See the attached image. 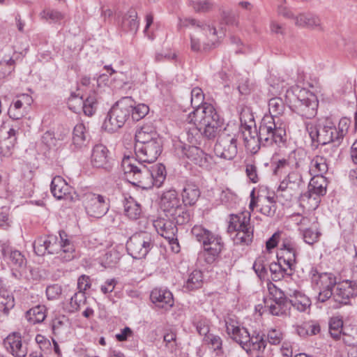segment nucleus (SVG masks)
Here are the masks:
<instances>
[{
	"instance_id": "obj_1",
	"label": "nucleus",
	"mask_w": 357,
	"mask_h": 357,
	"mask_svg": "<svg viewBox=\"0 0 357 357\" xmlns=\"http://www.w3.org/2000/svg\"><path fill=\"white\" fill-rule=\"evenodd\" d=\"M351 123V119L347 117L341 118L337 125L329 118H321L308 123L306 129L312 142L318 144H343Z\"/></svg>"
},
{
	"instance_id": "obj_2",
	"label": "nucleus",
	"mask_w": 357,
	"mask_h": 357,
	"mask_svg": "<svg viewBox=\"0 0 357 357\" xmlns=\"http://www.w3.org/2000/svg\"><path fill=\"white\" fill-rule=\"evenodd\" d=\"M33 247L38 256L55 255V258L61 262L70 261L75 257V245L63 231L59 232V239L54 235L37 238Z\"/></svg>"
},
{
	"instance_id": "obj_3",
	"label": "nucleus",
	"mask_w": 357,
	"mask_h": 357,
	"mask_svg": "<svg viewBox=\"0 0 357 357\" xmlns=\"http://www.w3.org/2000/svg\"><path fill=\"white\" fill-rule=\"evenodd\" d=\"M195 128L194 132L200 133L207 139H213L218 134L222 121L214 106L205 102L190 112L185 119Z\"/></svg>"
},
{
	"instance_id": "obj_4",
	"label": "nucleus",
	"mask_w": 357,
	"mask_h": 357,
	"mask_svg": "<svg viewBox=\"0 0 357 357\" xmlns=\"http://www.w3.org/2000/svg\"><path fill=\"white\" fill-rule=\"evenodd\" d=\"M191 234L202 245L203 250L199 253V257L207 264H213L224 247L222 237L197 225L192 228Z\"/></svg>"
},
{
	"instance_id": "obj_5",
	"label": "nucleus",
	"mask_w": 357,
	"mask_h": 357,
	"mask_svg": "<svg viewBox=\"0 0 357 357\" xmlns=\"http://www.w3.org/2000/svg\"><path fill=\"white\" fill-rule=\"evenodd\" d=\"M226 331L232 340L238 343L248 354L261 351L266 347L264 335L259 333L250 335L245 327H240L232 320L225 321Z\"/></svg>"
},
{
	"instance_id": "obj_6",
	"label": "nucleus",
	"mask_w": 357,
	"mask_h": 357,
	"mask_svg": "<svg viewBox=\"0 0 357 357\" xmlns=\"http://www.w3.org/2000/svg\"><path fill=\"white\" fill-rule=\"evenodd\" d=\"M121 166L125 179L130 183L144 190L153 188L149 167L144 162H138L133 156H124Z\"/></svg>"
},
{
	"instance_id": "obj_7",
	"label": "nucleus",
	"mask_w": 357,
	"mask_h": 357,
	"mask_svg": "<svg viewBox=\"0 0 357 357\" xmlns=\"http://www.w3.org/2000/svg\"><path fill=\"white\" fill-rule=\"evenodd\" d=\"M160 204L166 218H172L178 225L190 220V213L183 206L174 189L165 190L160 197Z\"/></svg>"
},
{
	"instance_id": "obj_8",
	"label": "nucleus",
	"mask_w": 357,
	"mask_h": 357,
	"mask_svg": "<svg viewBox=\"0 0 357 357\" xmlns=\"http://www.w3.org/2000/svg\"><path fill=\"white\" fill-rule=\"evenodd\" d=\"M134 100L129 96L123 97L112 106L102 124V128L109 132L117 131L129 119Z\"/></svg>"
},
{
	"instance_id": "obj_9",
	"label": "nucleus",
	"mask_w": 357,
	"mask_h": 357,
	"mask_svg": "<svg viewBox=\"0 0 357 357\" xmlns=\"http://www.w3.org/2000/svg\"><path fill=\"white\" fill-rule=\"evenodd\" d=\"M311 287L317 293V299L324 303L333 296V288L337 284L336 277L331 273H319L317 268L312 266L309 271Z\"/></svg>"
},
{
	"instance_id": "obj_10",
	"label": "nucleus",
	"mask_w": 357,
	"mask_h": 357,
	"mask_svg": "<svg viewBox=\"0 0 357 357\" xmlns=\"http://www.w3.org/2000/svg\"><path fill=\"white\" fill-rule=\"evenodd\" d=\"M259 139L264 146L283 144L286 141L285 126L271 116H264L259 128Z\"/></svg>"
},
{
	"instance_id": "obj_11",
	"label": "nucleus",
	"mask_w": 357,
	"mask_h": 357,
	"mask_svg": "<svg viewBox=\"0 0 357 357\" xmlns=\"http://www.w3.org/2000/svg\"><path fill=\"white\" fill-rule=\"evenodd\" d=\"M175 151L178 157L186 158L204 169L211 170L215 166L214 158L196 146H187L181 142L175 145Z\"/></svg>"
},
{
	"instance_id": "obj_12",
	"label": "nucleus",
	"mask_w": 357,
	"mask_h": 357,
	"mask_svg": "<svg viewBox=\"0 0 357 357\" xmlns=\"http://www.w3.org/2000/svg\"><path fill=\"white\" fill-rule=\"evenodd\" d=\"M154 246V241L151 234L140 231L132 235L126 243L128 254L136 259L146 257Z\"/></svg>"
},
{
	"instance_id": "obj_13",
	"label": "nucleus",
	"mask_w": 357,
	"mask_h": 357,
	"mask_svg": "<svg viewBox=\"0 0 357 357\" xmlns=\"http://www.w3.org/2000/svg\"><path fill=\"white\" fill-rule=\"evenodd\" d=\"M294 166V169L289 172L280 181L276 191L277 196L291 197L293 192L298 191L304 185L301 173V161L296 160Z\"/></svg>"
},
{
	"instance_id": "obj_14",
	"label": "nucleus",
	"mask_w": 357,
	"mask_h": 357,
	"mask_svg": "<svg viewBox=\"0 0 357 357\" xmlns=\"http://www.w3.org/2000/svg\"><path fill=\"white\" fill-rule=\"evenodd\" d=\"M83 205L88 215L100 218L109 208V204L103 195L93 192L85 193L83 196Z\"/></svg>"
},
{
	"instance_id": "obj_15",
	"label": "nucleus",
	"mask_w": 357,
	"mask_h": 357,
	"mask_svg": "<svg viewBox=\"0 0 357 357\" xmlns=\"http://www.w3.org/2000/svg\"><path fill=\"white\" fill-rule=\"evenodd\" d=\"M214 151L217 156L226 160H232L237 154L236 135L222 133L215 145Z\"/></svg>"
},
{
	"instance_id": "obj_16",
	"label": "nucleus",
	"mask_w": 357,
	"mask_h": 357,
	"mask_svg": "<svg viewBox=\"0 0 357 357\" xmlns=\"http://www.w3.org/2000/svg\"><path fill=\"white\" fill-rule=\"evenodd\" d=\"M162 150V140L153 142L151 144L141 145L135 144V159L138 162L144 163H153L161 154Z\"/></svg>"
},
{
	"instance_id": "obj_17",
	"label": "nucleus",
	"mask_w": 357,
	"mask_h": 357,
	"mask_svg": "<svg viewBox=\"0 0 357 357\" xmlns=\"http://www.w3.org/2000/svg\"><path fill=\"white\" fill-rule=\"evenodd\" d=\"M318 105L317 96L307 90L306 94L303 95V98L297 101L294 111L303 118L311 119L317 115Z\"/></svg>"
},
{
	"instance_id": "obj_18",
	"label": "nucleus",
	"mask_w": 357,
	"mask_h": 357,
	"mask_svg": "<svg viewBox=\"0 0 357 357\" xmlns=\"http://www.w3.org/2000/svg\"><path fill=\"white\" fill-rule=\"evenodd\" d=\"M69 109L74 112H78L82 109L85 115L91 116L94 114L97 108L96 94H90L85 100L82 96L71 93L68 100Z\"/></svg>"
},
{
	"instance_id": "obj_19",
	"label": "nucleus",
	"mask_w": 357,
	"mask_h": 357,
	"mask_svg": "<svg viewBox=\"0 0 357 357\" xmlns=\"http://www.w3.org/2000/svg\"><path fill=\"white\" fill-rule=\"evenodd\" d=\"M327 181L324 176H313L311 178L308 191L304 195L303 198L306 197L308 202L312 201L311 208L315 209L318 207L321 196L326 193Z\"/></svg>"
},
{
	"instance_id": "obj_20",
	"label": "nucleus",
	"mask_w": 357,
	"mask_h": 357,
	"mask_svg": "<svg viewBox=\"0 0 357 357\" xmlns=\"http://www.w3.org/2000/svg\"><path fill=\"white\" fill-rule=\"evenodd\" d=\"M300 247L291 241H284L278 253V261L287 266L292 271L296 264V258L300 252Z\"/></svg>"
},
{
	"instance_id": "obj_21",
	"label": "nucleus",
	"mask_w": 357,
	"mask_h": 357,
	"mask_svg": "<svg viewBox=\"0 0 357 357\" xmlns=\"http://www.w3.org/2000/svg\"><path fill=\"white\" fill-rule=\"evenodd\" d=\"M333 296L335 301L341 303H347V301L357 296V279L345 280L337 283Z\"/></svg>"
},
{
	"instance_id": "obj_22",
	"label": "nucleus",
	"mask_w": 357,
	"mask_h": 357,
	"mask_svg": "<svg viewBox=\"0 0 357 357\" xmlns=\"http://www.w3.org/2000/svg\"><path fill=\"white\" fill-rule=\"evenodd\" d=\"M109 153V151L107 147L102 144L94 145L91 150L90 158L92 167L109 170L112 167Z\"/></svg>"
},
{
	"instance_id": "obj_23",
	"label": "nucleus",
	"mask_w": 357,
	"mask_h": 357,
	"mask_svg": "<svg viewBox=\"0 0 357 357\" xmlns=\"http://www.w3.org/2000/svg\"><path fill=\"white\" fill-rule=\"evenodd\" d=\"M1 252L4 261L13 268L17 269L25 265L24 255L17 250H13L8 241H0Z\"/></svg>"
},
{
	"instance_id": "obj_24",
	"label": "nucleus",
	"mask_w": 357,
	"mask_h": 357,
	"mask_svg": "<svg viewBox=\"0 0 357 357\" xmlns=\"http://www.w3.org/2000/svg\"><path fill=\"white\" fill-rule=\"evenodd\" d=\"M7 351L14 357H26L28 353L27 344L22 342L19 333L10 334L4 340Z\"/></svg>"
},
{
	"instance_id": "obj_25",
	"label": "nucleus",
	"mask_w": 357,
	"mask_h": 357,
	"mask_svg": "<svg viewBox=\"0 0 357 357\" xmlns=\"http://www.w3.org/2000/svg\"><path fill=\"white\" fill-rule=\"evenodd\" d=\"M33 102L32 97L28 94L23 93L17 96L8 109V115L10 118L19 120L26 113V109Z\"/></svg>"
},
{
	"instance_id": "obj_26",
	"label": "nucleus",
	"mask_w": 357,
	"mask_h": 357,
	"mask_svg": "<svg viewBox=\"0 0 357 357\" xmlns=\"http://www.w3.org/2000/svg\"><path fill=\"white\" fill-rule=\"evenodd\" d=\"M152 303L158 308L167 310L174 305V298L172 292L166 288H154L150 294Z\"/></svg>"
},
{
	"instance_id": "obj_27",
	"label": "nucleus",
	"mask_w": 357,
	"mask_h": 357,
	"mask_svg": "<svg viewBox=\"0 0 357 357\" xmlns=\"http://www.w3.org/2000/svg\"><path fill=\"white\" fill-rule=\"evenodd\" d=\"M153 227L159 235L167 239H172L177 234L176 221L172 218H158L153 221Z\"/></svg>"
},
{
	"instance_id": "obj_28",
	"label": "nucleus",
	"mask_w": 357,
	"mask_h": 357,
	"mask_svg": "<svg viewBox=\"0 0 357 357\" xmlns=\"http://www.w3.org/2000/svg\"><path fill=\"white\" fill-rule=\"evenodd\" d=\"M52 330L59 341L65 342L71 332L70 322L65 316L56 317L52 321Z\"/></svg>"
},
{
	"instance_id": "obj_29",
	"label": "nucleus",
	"mask_w": 357,
	"mask_h": 357,
	"mask_svg": "<svg viewBox=\"0 0 357 357\" xmlns=\"http://www.w3.org/2000/svg\"><path fill=\"white\" fill-rule=\"evenodd\" d=\"M89 142V136L83 123L77 124L73 129L72 143L70 146L73 151H78L86 147Z\"/></svg>"
},
{
	"instance_id": "obj_30",
	"label": "nucleus",
	"mask_w": 357,
	"mask_h": 357,
	"mask_svg": "<svg viewBox=\"0 0 357 357\" xmlns=\"http://www.w3.org/2000/svg\"><path fill=\"white\" fill-rule=\"evenodd\" d=\"M250 224V215L248 213L231 214L229 216L227 231L230 236L235 234L241 230H245Z\"/></svg>"
},
{
	"instance_id": "obj_31",
	"label": "nucleus",
	"mask_w": 357,
	"mask_h": 357,
	"mask_svg": "<svg viewBox=\"0 0 357 357\" xmlns=\"http://www.w3.org/2000/svg\"><path fill=\"white\" fill-rule=\"evenodd\" d=\"M51 192L57 199L71 198L70 185L61 176H54L50 185Z\"/></svg>"
},
{
	"instance_id": "obj_32",
	"label": "nucleus",
	"mask_w": 357,
	"mask_h": 357,
	"mask_svg": "<svg viewBox=\"0 0 357 357\" xmlns=\"http://www.w3.org/2000/svg\"><path fill=\"white\" fill-rule=\"evenodd\" d=\"M204 283V275L202 271L194 269L187 273L183 278V288L186 291H192L201 288Z\"/></svg>"
},
{
	"instance_id": "obj_33",
	"label": "nucleus",
	"mask_w": 357,
	"mask_h": 357,
	"mask_svg": "<svg viewBox=\"0 0 357 357\" xmlns=\"http://www.w3.org/2000/svg\"><path fill=\"white\" fill-rule=\"evenodd\" d=\"M20 121H15L6 132V136H3V130L0 134V148L6 147L8 149L13 148L17 142V136L20 130Z\"/></svg>"
},
{
	"instance_id": "obj_34",
	"label": "nucleus",
	"mask_w": 357,
	"mask_h": 357,
	"mask_svg": "<svg viewBox=\"0 0 357 357\" xmlns=\"http://www.w3.org/2000/svg\"><path fill=\"white\" fill-rule=\"evenodd\" d=\"M295 24L312 29H322L321 18L313 13H301L297 15L295 17Z\"/></svg>"
},
{
	"instance_id": "obj_35",
	"label": "nucleus",
	"mask_w": 357,
	"mask_h": 357,
	"mask_svg": "<svg viewBox=\"0 0 357 357\" xmlns=\"http://www.w3.org/2000/svg\"><path fill=\"white\" fill-rule=\"evenodd\" d=\"M135 139V144H140L141 145L162 140L157 132L151 127L148 126H143L137 130Z\"/></svg>"
},
{
	"instance_id": "obj_36",
	"label": "nucleus",
	"mask_w": 357,
	"mask_h": 357,
	"mask_svg": "<svg viewBox=\"0 0 357 357\" xmlns=\"http://www.w3.org/2000/svg\"><path fill=\"white\" fill-rule=\"evenodd\" d=\"M289 309L292 306L299 312H305L311 305L310 299L304 294L299 291H294L293 294H289Z\"/></svg>"
},
{
	"instance_id": "obj_37",
	"label": "nucleus",
	"mask_w": 357,
	"mask_h": 357,
	"mask_svg": "<svg viewBox=\"0 0 357 357\" xmlns=\"http://www.w3.org/2000/svg\"><path fill=\"white\" fill-rule=\"evenodd\" d=\"M183 206H192L200 197V190L197 185L188 183L185 185L181 192Z\"/></svg>"
},
{
	"instance_id": "obj_38",
	"label": "nucleus",
	"mask_w": 357,
	"mask_h": 357,
	"mask_svg": "<svg viewBox=\"0 0 357 357\" xmlns=\"http://www.w3.org/2000/svg\"><path fill=\"white\" fill-rule=\"evenodd\" d=\"M124 214L129 219H139L142 213L141 205L132 197H126L123 200Z\"/></svg>"
},
{
	"instance_id": "obj_39",
	"label": "nucleus",
	"mask_w": 357,
	"mask_h": 357,
	"mask_svg": "<svg viewBox=\"0 0 357 357\" xmlns=\"http://www.w3.org/2000/svg\"><path fill=\"white\" fill-rule=\"evenodd\" d=\"M329 162L324 156H314L310 165L309 172L313 176H324L328 170Z\"/></svg>"
},
{
	"instance_id": "obj_40",
	"label": "nucleus",
	"mask_w": 357,
	"mask_h": 357,
	"mask_svg": "<svg viewBox=\"0 0 357 357\" xmlns=\"http://www.w3.org/2000/svg\"><path fill=\"white\" fill-rule=\"evenodd\" d=\"M149 169L151 172V179L153 183V188L161 187L167 176L165 167L161 163H158L151 165L149 167Z\"/></svg>"
},
{
	"instance_id": "obj_41",
	"label": "nucleus",
	"mask_w": 357,
	"mask_h": 357,
	"mask_svg": "<svg viewBox=\"0 0 357 357\" xmlns=\"http://www.w3.org/2000/svg\"><path fill=\"white\" fill-rule=\"evenodd\" d=\"M257 202H259L261 213L268 217H273L275 215L277 206L273 197L258 196Z\"/></svg>"
},
{
	"instance_id": "obj_42",
	"label": "nucleus",
	"mask_w": 357,
	"mask_h": 357,
	"mask_svg": "<svg viewBox=\"0 0 357 357\" xmlns=\"http://www.w3.org/2000/svg\"><path fill=\"white\" fill-rule=\"evenodd\" d=\"M15 306V299L13 294L3 286H0V312L8 314Z\"/></svg>"
},
{
	"instance_id": "obj_43",
	"label": "nucleus",
	"mask_w": 357,
	"mask_h": 357,
	"mask_svg": "<svg viewBox=\"0 0 357 357\" xmlns=\"http://www.w3.org/2000/svg\"><path fill=\"white\" fill-rule=\"evenodd\" d=\"M178 26L181 27L192 26L193 28L199 29L205 31L206 35H208V32L209 34H212L213 36L217 35V30L215 27L211 26L209 24L192 18L181 19Z\"/></svg>"
},
{
	"instance_id": "obj_44",
	"label": "nucleus",
	"mask_w": 357,
	"mask_h": 357,
	"mask_svg": "<svg viewBox=\"0 0 357 357\" xmlns=\"http://www.w3.org/2000/svg\"><path fill=\"white\" fill-rule=\"evenodd\" d=\"M46 317V307L45 305H36L27 310L25 313V318L31 324L42 323Z\"/></svg>"
},
{
	"instance_id": "obj_45",
	"label": "nucleus",
	"mask_w": 357,
	"mask_h": 357,
	"mask_svg": "<svg viewBox=\"0 0 357 357\" xmlns=\"http://www.w3.org/2000/svg\"><path fill=\"white\" fill-rule=\"evenodd\" d=\"M268 297L265 298L264 301H271L272 303L289 304V298L286 296L284 291L278 288L274 284L270 282L268 284Z\"/></svg>"
},
{
	"instance_id": "obj_46",
	"label": "nucleus",
	"mask_w": 357,
	"mask_h": 357,
	"mask_svg": "<svg viewBox=\"0 0 357 357\" xmlns=\"http://www.w3.org/2000/svg\"><path fill=\"white\" fill-rule=\"evenodd\" d=\"M306 89L301 88L300 86L295 85L291 88L287 89L285 93V100L287 104L290 107H295L297 101L303 98V95L306 94Z\"/></svg>"
},
{
	"instance_id": "obj_47",
	"label": "nucleus",
	"mask_w": 357,
	"mask_h": 357,
	"mask_svg": "<svg viewBox=\"0 0 357 357\" xmlns=\"http://www.w3.org/2000/svg\"><path fill=\"white\" fill-rule=\"evenodd\" d=\"M269 270L271 273V278L274 281H279L285 275L290 276L293 273V271L287 266V268L284 267V264L280 261L271 263L269 265Z\"/></svg>"
},
{
	"instance_id": "obj_48",
	"label": "nucleus",
	"mask_w": 357,
	"mask_h": 357,
	"mask_svg": "<svg viewBox=\"0 0 357 357\" xmlns=\"http://www.w3.org/2000/svg\"><path fill=\"white\" fill-rule=\"evenodd\" d=\"M253 227H248L245 230H241L231 236L236 245H250L253 240Z\"/></svg>"
},
{
	"instance_id": "obj_49",
	"label": "nucleus",
	"mask_w": 357,
	"mask_h": 357,
	"mask_svg": "<svg viewBox=\"0 0 357 357\" xmlns=\"http://www.w3.org/2000/svg\"><path fill=\"white\" fill-rule=\"evenodd\" d=\"M285 110V104L282 99L280 97H274L268 100V112L269 116L273 118L278 119L282 115Z\"/></svg>"
},
{
	"instance_id": "obj_50",
	"label": "nucleus",
	"mask_w": 357,
	"mask_h": 357,
	"mask_svg": "<svg viewBox=\"0 0 357 357\" xmlns=\"http://www.w3.org/2000/svg\"><path fill=\"white\" fill-rule=\"evenodd\" d=\"M342 144H321L324 147L320 150V155L324 156L330 163L335 160L340 153V147Z\"/></svg>"
},
{
	"instance_id": "obj_51",
	"label": "nucleus",
	"mask_w": 357,
	"mask_h": 357,
	"mask_svg": "<svg viewBox=\"0 0 357 357\" xmlns=\"http://www.w3.org/2000/svg\"><path fill=\"white\" fill-rule=\"evenodd\" d=\"M192 323L199 335L204 337L209 333L210 321L207 318L202 315H195Z\"/></svg>"
},
{
	"instance_id": "obj_52",
	"label": "nucleus",
	"mask_w": 357,
	"mask_h": 357,
	"mask_svg": "<svg viewBox=\"0 0 357 357\" xmlns=\"http://www.w3.org/2000/svg\"><path fill=\"white\" fill-rule=\"evenodd\" d=\"M264 307L268 310L271 314L274 316H282L287 314L289 310V304H279L273 303L271 301H264Z\"/></svg>"
},
{
	"instance_id": "obj_53",
	"label": "nucleus",
	"mask_w": 357,
	"mask_h": 357,
	"mask_svg": "<svg viewBox=\"0 0 357 357\" xmlns=\"http://www.w3.org/2000/svg\"><path fill=\"white\" fill-rule=\"evenodd\" d=\"M302 231V236L305 243L309 245H313L319 241L321 233L318 231L317 227L300 229Z\"/></svg>"
},
{
	"instance_id": "obj_54",
	"label": "nucleus",
	"mask_w": 357,
	"mask_h": 357,
	"mask_svg": "<svg viewBox=\"0 0 357 357\" xmlns=\"http://www.w3.org/2000/svg\"><path fill=\"white\" fill-rule=\"evenodd\" d=\"M343 322L337 318H331L329 321V333L335 340H340L342 334Z\"/></svg>"
},
{
	"instance_id": "obj_55",
	"label": "nucleus",
	"mask_w": 357,
	"mask_h": 357,
	"mask_svg": "<svg viewBox=\"0 0 357 357\" xmlns=\"http://www.w3.org/2000/svg\"><path fill=\"white\" fill-rule=\"evenodd\" d=\"M86 303V296L84 293L76 292L71 296L70 301V312L78 311L81 307Z\"/></svg>"
},
{
	"instance_id": "obj_56",
	"label": "nucleus",
	"mask_w": 357,
	"mask_h": 357,
	"mask_svg": "<svg viewBox=\"0 0 357 357\" xmlns=\"http://www.w3.org/2000/svg\"><path fill=\"white\" fill-rule=\"evenodd\" d=\"M202 341L217 352L222 351V340L218 335L213 333H208L203 337Z\"/></svg>"
},
{
	"instance_id": "obj_57",
	"label": "nucleus",
	"mask_w": 357,
	"mask_h": 357,
	"mask_svg": "<svg viewBox=\"0 0 357 357\" xmlns=\"http://www.w3.org/2000/svg\"><path fill=\"white\" fill-rule=\"evenodd\" d=\"M266 258L264 255L259 256L255 261L252 268L260 278H265L267 275Z\"/></svg>"
},
{
	"instance_id": "obj_58",
	"label": "nucleus",
	"mask_w": 357,
	"mask_h": 357,
	"mask_svg": "<svg viewBox=\"0 0 357 357\" xmlns=\"http://www.w3.org/2000/svg\"><path fill=\"white\" fill-rule=\"evenodd\" d=\"M132 106L130 116L135 121H138L143 119L149 113V107L145 104L140 103L135 105V102L134 101V104Z\"/></svg>"
},
{
	"instance_id": "obj_59",
	"label": "nucleus",
	"mask_w": 357,
	"mask_h": 357,
	"mask_svg": "<svg viewBox=\"0 0 357 357\" xmlns=\"http://www.w3.org/2000/svg\"><path fill=\"white\" fill-rule=\"evenodd\" d=\"M123 27L127 31L135 34L138 30L139 22L137 20V15L135 12L130 13L123 20Z\"/></svg>"
},
{
	"instance_id": "obj_60",
	"label": "nucleus",
	"mask_w": 357,
	"mask_h": 357,
	"mask_svg": "<svg viewBox=\"0 0 357 357\" xmlns=\"http://www.w3.org/2000/svg\"><path fill=\"white\" fill-rule=\"evenodd\" d=\"M119 254L116 250L107 251L101 259V264L105 268L113 267L119 261Z\"/></svg>"
},
{
	"instance_id": "obj_61",
	"label": "nucleus",
	"mask_w": 357,
	"mask_h": 357,
	"mask_svg": "<svg viewBox=\"0 0 357 357\" xmlns=\"http://www.w3.org/2000/svg\"><path fill=\"white\" fill-rule=\"evenodd\" d=\"M296 152L295 151H292L291 153L289 154V159H280L275 163V167L273 170V173L275 176H280L284 170L287 167H289L291 162V158L295 157Z\"/></svg>"
},
{
	"instance_id": "obj_62",
	"label": "nucleus",
	"mask_w": 357,
	"mask_h": 357,
	"mask_svg": "<svg viewBox=\"0 0 357 357\" xmlns=\"http://www.w3.org/2000/svg\"><path fill=\"white\" fill-rule=\"evenodd\" d=\"M190 102L191 105L193 108L201 107L204 102V96L202 89L199 87H195L191 91Z\"/></svg>"
},
{
	"instance_id": "obj_63",
	"label": "nucleus",
	"mask_w": 357,
	"mask_h": 357,
	"mask_svg": "<svg viewBox=\"0 0 357 357\" xmlns=\"http://www.w3.org/2000/svg\"><path fill=\"white\" fill-rule=\"evenodd\" d=\"M42 19L50 20L52 22H58L63 18V15L56 10L52 9H46L40 13Z\"/></svg>"
},
{
	"instance_id": "obj_64",
	"label": "nucleus",
	"mask_w": 357,
	"mask_h": 357,
	"mask_svg": "<svg viewBox=\"0 0 357 357\" xmlns=\"http://www.w3.org/2000/svg\"><path fill=\"white\" fill-rule=\"evenodd\" d=\"M244 144L247 151L252 155L257 153L261 146H264L263 142L259 139V135L252 139H250V140L246 139V142Z\"/></svg>"
}]
</instances>
